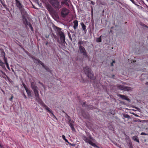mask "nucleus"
I'll return each instance as SVG.
<instances>
[{"instance_id": "f257e3e1", "label": "nucleus", "mask_w": 148, "mask_h": 148, "mask_svg": "<svg viewBox=\"0 0 148 148\" xmlns=\"http://www.w3.org/2000/svg\"><path fill=\"white\" fill-rule=\"evenodd\" d=\"M54 29L56 31L57 34L60 36V39L62 43L65 42V36L64 33L61 31V29L58 27L55 26Z\"/></svg>"}, {"instance_id": "f03ea898", "label": "nucleus", "mask_w": 148, "mask_h": 148, "mask_svg": "<svg viewBox=\"0 0 148 148\" xmlns=\"http://www.w3.org/2000/svg\"><path fill=\"white\" fill-rule=\"evenodd\" d=\"M47 9L52 17L55 19H58L59 17L56 11L50 5L47 6Z\"/></svg>"}, {"instance_id": "7ed1b4c3", "label": "nucleus", "mask_w": 148, "mask_h": 148, "mask_svg": "<svg viewBox=\"0 0 148 148\" xmlns=\"http://www.w3.org/2000/svg\"><path fill=\"white\" fill-rule=\"evenodd\" d=\"M49 3L55 9L59 10L61 8V5L58 0H49Z\"/></svg>"}, {"instance_id": "20e7f679", "label": "nucleus", "mask_w": 148, "mask_h": 148, "mask_svg": "<svg viewBox=\"0 0 148 148\" xmlns=\"http://www.w3.org/2000/svg\"><path fill=\"white\" fill-rule=\"evenodd\" d=\"M84 72L87 75L88 77L91 79H92L94 75L91 69L88 66H86L84 68Z\"/></svg>"}, {"instance_id": "39448f33", "label": "nucleus", "mask_w": 148, "mask_h": 148, "mask_svg": "<svg viewBox=\"0 0 148 148\" xmlns=\"http://www.w3.org/2000/svg\"><path fill=\"white\" fill-rule=\"evenodd\" d=\"M82 138L83 139L86 143H88L93 146H96V145L92 142V140H93V138L92 137H91V136H89V138H87L85 136H82Z\"/></svg>"}, {"instance_id": "423d86ee", "label": "nucleus", "mask_w": 148, "mask_h": 148, "mask_svg": "<svg viewBox=\"0 0 148 148\" xmlns=\"http://www.w3.org/2000/svg\"><path fill=\"white\" fill-rule=\"evenodd\" d=\"M69 10L68 9L65 8H62L60 12L61 16L65 18L69 14Z\"/></svg>"}, {"instance_id": "0eeeda50", "label": "nucleus", "mask_w": 148, "mask_h": 148, "mask_svg": "<svg viewBox=\"0 0 148 148\" xmlns=\"http://www.w3.org/2000/svg\"><path fill=\"white\" fill-rule=\"evenodd\" d=\"M79 49L80 53L82 54L85 57L88 56L87 52L85 48L83 46H79Z\"/></svg>"}, {"instance_id": "6e6552de", "label": "nucleus", "mask_w": 148, "mask_h": 148, "mask_svg": "<svg viewBox=\"0 0 148 148\" xmlns=\"http://www.w3.org/2000/svg\"><path fill=\"white\" fill-rule=\"evenodd\" d=\"M28 17H22L23 23L26 26L28 25L31 28V29H32V27L31 24L29 23V22L27 20V18Z\"/></svg>"}, {"instance_id": "1a4fd4ad", "label": "nucleus", "mask_w": 148, "mask_h": 148, "mask_svg": "<svg viewBox=\"0 0 148 148\" xmlns=\"http://www.w3.org/2000/svg\"><path fill=\"white\" fill-rule=\"evenodd\" d=\"M31 84L32 88L33 90L34 93L38 92V88L36 86V83L34 82H32Z\"/></svg>"}, {"instance_id": "9d476101", "label": "nucleus", "mask_w": 148, "mask_h": 148, "mask_svg": "<svg viewBox=\"0 0 148 148\" xmlns=\"http://www.w3.org/2000/svg\"><path fill=\"white\" fill-rule=\"evenodd\" d=\"M35 96L36 100L40 103H43L42 100L39 97L38 92L34 93Z\"/></svg>"}, {"instance_id": "9b49d317", "label": "nucleus", "mask_w": 148, "mask_h": 148, "mask_svg": "<svg viewBox=\"0 0 148 148\" xmlns=\"http://www.w3.org/2000/svg\"><path fill=\"white\" fill-rule=\"evenodd\" d=\"M121 90L124 91H130L132 90V88L130 87H127L125 86L121 85Z\"/></svg>"}, {"instance_id": "f8f14e48", "label": "nucleus", "mask_w": 148, "mask_h": 148, "mask_svg": "<svg viewBox=\"0 0 148 148\" xmlns=\"http://www.w3.org/2000/svg\"><path fill=\"white\" fill-rule=\"evenodd\" d=\"M20 10L22 15V17H28V14L25 11L23 8Z\"/></svg>"}, {"instance_id": "ddd939ff", "label": "nucleus", "mask_w": 148, "mask_h": 148, "mask_svg": "<svg viewBox=\"0 0 148 148\" xmlns=\"http://www.w3.org/2000/svg\"><path fill=\"white\" fill-rule=\"evenodd\" d=\"M42 106L46 110H47L49 112L51 113L52 115L55 116L53 114V112L51 110V109L49 108L44 103H42Z\"/></svg>"}, {"instance_id": "4468645a", "label": "nucleus", "mask_w": 148, "mask_h": 148, "mask_svg": "<svg viewBox=\"0 0 148 148\" xmlns=\"http://www.w3.org/2000/svg\"><path fill=\"white\" fill-rule=\"evenodd\" d=\"M16 6L19 8V10H20L23 8V5L19 1L16 2Z\"/></svg>"}, {"instance_id": "2eb2a0df", "label": "nucleus", "mask_w": 148, "mask_h": 148, "mask_svg": "<svg viewBox=\"0 0 148 148\" xmlns=\"http://www.w3.org/2000/svg\"><path fill=\"white\" fill-rule=\"evenodd\" d=\"M121 99L123 100H124L127 101L128 102H130V99H129L127 97L123 95H121Z\"/></svg>"}, {"instance_id": "dca6fc26", "label": "nucleus", "mask_w": 148, "mask_h": 148, "mask_svg": "<svg viewBox=\"0 0 148 148\" xmlns=\"http://www.w3.org/2000/svg\"><path fill=\"white\" fill-rule=\"evenodd\" d=\"M73 23L74 24V26L73 27L75 30L77 28L78 26V21L77 20H76L73 21Z\"/></svg>"}, {"instance_id": "f3484780", "label": "nucleus", "mask_w": 148, "mask_h": 148, "mask_svg": "<svg viewBox=\"0 0 148 148\" xmlns=\"http://www.w3.org/2000/svg\"><path fill=\"white\" fill-rule=\"evenodd\" d=\"M81 25L82 26L83 30L86 33V26L83 23H81Z\"/></svg>"}, {"instance_id": "a211bd4d", "label": "nucleus", "mask_w": 148, "mask_h": 148, "mask_svg": "<svg viewBox=\"0 0 148 148\" xmlns=\"http://www.w3.org/2000/svg\"><path fill=\"white\" fill-rule=\"evenodd\" d=\"M69 126L71 127L72 130L73 131H75V130L74 127V123H73V122H72V123L71 122L70 123H69Z\"/></svg>"}, {"instance_id": "6ab92c4d", "label": "nucleus", "mask_w": 148, "mask_h": 148, "mask_svg": "<svg viewBox=\"0 0 148 148\" xmlns=\"http://www.w3.org/2000/svg\"><path fill=\"white\" fill-rule=\"evenodd\" d=\"M132 139L133 140H134L136 141L138 143L139 142V140L138 139V137L136 136H134L133 138Z\"/></svg>"}, {"instance_id": "aec40b11", "label": "nucleus", "mask_w": 148, "mask_h": 148, "mask_svg": "<svg viewBox=\"0 0 148 148\" xmlns=\"http://www.w3.org/2000/svg\"><path fill=\"white\" fill-rule=\"evenodd\" d=\"M26 92L29 96H31V92L30 90L27 88L25 90Z\"/></svg>"}, {"instance_id": "412c9836", "label": "nucleus", "mask_w": 148, "mask_h": 148, "mask_svg": "<svg viewBox=\"0 0 148 148\" xmlns=\"http://www.w3.org/2000/svg\"><path fill=\"white\" fill-rule=\"evenodd\" d=\"M2 54H3V55H4V61H5V64H6L7 63H8L7 62V58H5V52L4 51H3L2 52Z\"/></svg>"}, {"instance_id": "4be33fe9", "label": "nucleus", "mask_w": 148, "mask_h": 148, "mask_svg": "<svg viewBox=\"0 0 148 148\" xmlns=\"http://www.w3.org/2000/svg\"><path fill=\"white\" fill-rule=\"evenodd\" d=\"M101 36L99 38H97L96 39V41L97 42H101Z\"/></svg>"}, {"instance_id": "5701e85b", "label": "nucleus", "mask_w": 148, "mask_h": 148, "mask_svg": "<svg viewBox=\"0 0 148 148\" xmlns=\"http://www.w3.org/2000/svg\"><path fill=\"white\" fill-rule=\"evenodd\" d=\"M65 4L67 6H69V2H70V0H66Z\"/></svg>"}, {"instance_id": "b1692460", "label": "nucleus", "mask_w": 148, "mask_h": 148, "mask_svg": "<svg viewBox=\"0 0 148 148\" xmlns=\"http://www.w3.org/2000/svg\"><path fill=\"white\" fill-rule=\"evenodd\" d=\"M124 118L123 119H125V118L129 119L130 118V116L127 114H124L123 116Z\"/></svg>"}, {"instance_id": "393cba45", "label": "nucleus", "mask_w": 148, "mask_h": 148, "mask_svg": "<svg viewBox=\"0 0 148 148\" xmlns=\"http://www.w3.org/2000/svg\"><path fill=\"white\" fill-rule=\"evenodd\" d=\"M68 120H69V123H70L71 122V123H72L73 122V123H74V121H72L71 119H70V117L68 115Z\"/></svg>"}, {"instance_id": "a878e982", "label": "nucleus", "mask_w": 148, "mask_h": 148, "mask_svg": "<svg viewBox=\"0 0 148 148\" xmlns=\"http://www.w3.org/2000/svg\"><path fill=\"white\" fill-rule=\"evenodd\" d=\"M34 62L35 63H39L40 62H41L39 60L37 59H35Z\"/></svg>"}, {"instance_id": "bb28decb", "label": "nucleus", "mask_w": 148, "mask_h": 148, "mask_svg": "<svg viewBox=\"0 0 148 148\" xmlns=\"http://www.w3.org/2000/svg\"><path fill=\"white\" fill-rule=\"evenodd\" d=\"M62 138L63 139L65 140V141L67 143H69V142L68 141V140L66 139L64 135H62Z\"/></svg>"}, {"instance_id": "cd10ccee", "label": "nucleus", "mask_w": 148, "mask_h": 148, "mask_svg": "<svg viewBox=\"0 0 148 148\" xmlns=\"http://www.w3.org/2000/svg\"><path fill=\"white\" fill-rule=\"evenodd\" d=\"M52 37L55 39H57V37L55 34H52Z\"/></svg>"}, {"instance_id": "c85d7f7f", "label": "nucleus", "mask_w": 148, "mask_h": 148, "mask_svg": "<svg viewBox=\"0 0 148 148\" xmlns=\"http://www.w3.org/2000/svg\"><path fill=\"white\" fill-rule=\"evenodd\" d=\"M1 3L3 5V6L6 9H8V8L6 7V5L4 3H3V2H1Z\"/></svg>"}, {"instance_id": "c756f323", "label": "nucleus", "mask_w": 148, "mask_h": 148, "mask_svg": "<svg viewBox=\"0 0 148 148\" xmlns=\"http://www.w3.org/2000/svg\"><path fill=\"white\" fill-rule=\"evenodd\" d=\"M83 42L82 41H79L78 42V44L79 45V46H82L81 45L83 44Z\"/></svg>"}, {"instance_id": "7c9ffc66", "label": "nucleus", "mask_w": 148, "mask_h": 148, "mask_svg": "<svg viewBox=\"0 0 148 148\" xmlns=\"http://www.w3.org/2000/svg\"><path fill=\"white\" fill-rule=\"evenodd\" d=\"M3 64L4 63L2 62L1 60H0V65L2 67H3Z\"/></svg>"}, {"instance_id": "2f4dec72", "label": "nucleus", "mask_w": 148, "mask_h": 148, "mask_svg": "<svg viewBox=\"0 0 148 148\" xmlns=\"http://www.w3.org/2000/svg\"><path fill=\"white\" fill-rule=\"evenodd\" d=\"M65 1H62L61 2V4L62 6L64 4H65Z\"/></svg>"}, {"instance_id": "473e14b6", "label": "nucleus", "mask_w": 148, "mask_h": 148, "mask_svg": "<svg viewBox=\"0 0 148 148\" xmlns=\"http://www.w3.org/2000/svg\"><path fill=\"white\" fill-rule=\"evenodd\" d=\"M23 86L24 88H25V90L27 89L28 88H27L26 87V85L24 83L23 84Z\"/></svg>"}, {"instance_id": "72a5a7b5", "label": "nucleus", "mask_w": 148, "mask_h": 148, "mask_svg": "<svg viewBox=\"0 0 148 148\" xmlns=\"http://www.w3.org/2000/svg\"><path fill=\"white\" fill-rule=\"evenodd\" d=\"M38 83L41 84L43 87H45L44 84L42 83H41L39 81L38 82Z\"/></svg>"}, {"instance_id": "f704fd0d", "label": "nucleus", "mask_w": 148, "mask_h": 148, "mask_svg": "<svg viewBox=\"0 0 148 148\" xmlns=\"http://www.w3.org/2000/svg\"><path fill=\"white\" fill-rule=\"evenodd\" d=\"M6 65V66H7V68L8 69H9V65H8V63H7L6 64H5Z\"/></svg>"}, {"instance_id": "c9c22d12", "label": "nucleus", "mask_w": 148, "mask_h": 148, "mask_svg": "<svg viewBox=\"0 0 148 148\" xmlns=\"http://www.w3.org/2000/svg\"><path fill=\"white\" fill-rule=\"evenodd\" d=\"M23 95L24 96V98L25 99H26L27 98V97H26V95H25L24 94V93H23Z\"/></svg>"}, {"instance_id": "e433bc0d", "label": "nucleus", "mask_w": 148, "mask_h": 148, "mask_svg": "<svg viewBox=\"0 0 148 148\" xmlns=\"http://www.w3.org/2000/svg\"><path fill=\"white\" fill-rule=\"evenodd\" d=\"M141 135H146L147 134H146L144 132H142L141 134Z\"/></svg>"}, {"instance_id": "4c0bfd02", "label": "nucleus", "mask_w": 148, "mask_h": 148, "mask_svg": "<svg viewBox=\"0 0 148 148\" xmlns=\"http://www.w3.org/2000/svg\"><path fill=\"white\" fill-rule=\"evenodd\" d=\"M2 73L4 75H5L6 77H7L8 78H9L7 76V75H6L5 74V73H4L3 72H2Z\"/></svg>"}, {"instance_id": "58836bf2", "label": "nucleus", "mask_w": 148, "mask_h": 148, "mask_svg": "<svg viewBox=\"0 0 148 148\" xmlns=\"http://www.w3.org/2000/svg\"><path fill=\"white\" fill-rule=\"evenodd\" d=\"M69 38H70V39L71 40H72V38L71 37V35H70V34H69Z\"/></svg>"}, {"instance_id": "ea45409f", "label": "nucleus", "mask_w": 148, "mask_h": 148, "mask_svg": "<svg viewBox=\"0 0 148 148\" xmlns=\"http://www.w3.org/2000/svg\"><path fill=\"white\" fill-rule=\"evenodd\" d=\"M13 98V96H12V97H11V98L10 99V101H12V100Z\"/></svg>"}, {"instance_id": "a19ab883", "label": "nucleus", "mask_w": 148, "mask_h": 148, "mask_svg": "<svg viewBox=\"0 0 148 148\" xmlns=\"http://www.w3.org/2000/svg\"><path fill=\"white\" fill-rule=\"evenodd\" d=\"M68 143L70 145H72V146H73L74 145H74V144H72V145H71V143H69H69Z\"/></svg>"}, {"instance_id": "79ce46f5", "label": "nucleus", "mask_w": 148, "mask_h": 148, "mask_svg": "<svg viewBox=\"0 0 148 148\" xmlns=\"http://www.w3.org/2000/svg\"><path fill=\"white\" fill-rule=\"evenodd\" d=\"M85 103H84L83 104H82V106H85Z\"/></svg>"}, {"instance_id": "37998d69", "label": "nucleus", "mask_w": 148, "mask_h": 148, "mask_svg": "<svg viewBox=\"0 0 148 148\" xmlns=\"http://www.w3.org/2000/svg\"><path fill=\"white\" fill-rule=\"evenodd\" d=\"M113 64V63L112 62L111 63V66H114Z\"/></svg>"}, {"instance_id": "c03bdc74", "label": "nucleus", "mask_w": 148, "mask_h": 148, "mask_svg": "<svg viewBox=\"0 0 148 148\" xmlns=\"http://www.w3.org/2000/svg\"><path fill=\"white\" fill-rule=\"evenodd\" d=\"M112 60V62L113 63H115V60Z\"/></svg>"}, {"instance_id": "a18cd8bd", "label": "nucleus", "mask_w": 148, "mask_h": 148, "mask_svg": "<svg viewBox=\"0 0 148 148\" xmlns=\"http://www.w3.org/2000/svg\"><path fill=\"white\" fill-rule=\"evenodd\" d=\"M91 3H92L93 4H94V3L92 1H91Z\"/></svg>"}, {"instance_id": "49530a36", "label": "nucleus", "mask_w": 148, "mask_h": 148, "mask_svg": "<svg viewBox=\"0 0 148 148\" xmlns=\"http://www.w3.org/2000/svg\"><path fill=\"white\" fill-rule=\"evenodd\" d=\"M0 148H3L1 145L0 144Z\"/></svg>"}, {"instance_id": "de8ad7c7", "label": "nucleus", "mask_w": 148, "mask_h": 148, "mask_svg": "<svg viewBox=\"0 0 148 148\" xmlns=\"http://www.w3.org/2000/svg\"><path fill=\"white\" fill-rule=\"evenodd\" d=\"M49 37V35H48V36H46V38H48V37Z\"/></svg>"}, {"instance_id": "09e8293b", "label": "nucleus", "mask_w": 148, "mask_h": 148, "mask_svg": "<svg viewBox=\"0 0 148 148\" xmlns=\"http://www.w3.org/2000/svg\"><path fill=\"white\" fill-rule=\"evenodd\" d=\"M146 122L148 123V120L146 121Z\"/></svg>"}, {"instance_id": "8fccbe9b", "label": "nucleus", "mask_w": 148, "mask_h": 148, "mask_svg": "<svg viewBox=\"0 0 148 148\" xmlns=\"http://www.w3.org/2000/svg\"><path fill=\"white\" fill-rule=\"evenodd\" d=\"M15 1H16V2L17 1H18V0H15Z\"/></svg>"}, {"instance_id": "3c124183", "label": "nucleus", "mask_w": 148, "mask_h": 148, "mask_svg": "<svg viewBox=\"0 0 148 148\" xmlns=\"http://www.w3.org/2000/svg\"><path fill=\"white\" fill-rule=\"evenodd\" d=\"M63 112L64 113H65V114H66V113L64 112V111H63Z\"/></svg>"}, {"instance_id": "603ef678", "label": "nucleus", "mask_w": 148, "mask_h": 148, "mask_svg": "<svg viewBox=\"0 0 148 148\" xmlns=\"http://www.w3.org/2000/svg\"><path fill=\"white\" fill-rule=\"evenodd\" d=\"M86 106H88V108H88V105H86Z\"/></svg>"}, {"instance_id": "864d4df0", "label": "nucleus", "mask_w": 148, "mask_h": 148, "mask_svg": "<svg viewBox=\"0 0 148 148\" xmlns=\"http://www.w3.org/2000/svg\"><path fill=\"white\" fill-rule=\"evenodd\" d=\"M75 34H73L74 36H75Z\"/></svg>"}]
</instances>
